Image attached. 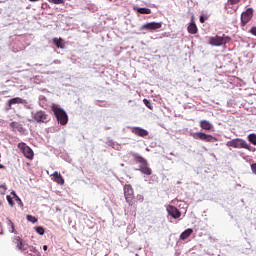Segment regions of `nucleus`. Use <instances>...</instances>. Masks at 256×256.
I'll return each instance as SVG.
<instances>
[{"label":"nucleus","mask_w":256,"mask_h":256,"mask_svg":"<svg viewBox=\"0 0 256 256\" xmlns=\"http://www.w3.org/2000/svg\"><path fill=\"white\" fill-rule=\"evenodd\" d=\"M51 111L54 113L60 125H67V123H69V116H67V112H65L61 106L53 104L51 106Z\"/></svg>","instance_id":"nucleus-1"},{"label":"nucleus","mask_w":256,"mask_h":256,"mask_svg":"<svg viewBox=\"0 0 256 256\" xmlns=\"http://www.w3.org/2000/svg\"><path fill=\"white\" fill-rule=\"evenodd\" d=\"M132 157L136 160V163H140L139 171H141V173H143L144 175H151L153 173L151 168H149V164L147 163L145 158H143L138 153H132Z\"/></svg>","instance_id":"nucleus-2"},{"label":"nucleus","mask_w":256,"mask_h":256,"mask_svg":"<svg viewBox=\"0 0 256 256\" xmlns=\"http://www.w3.org/2000/svg\"><path fill=\"white\" fill-rule=\"evenodd\" d=\"M226 146L233 147V149H247L248 151H251V145L242 138L232 139L226 143Z\"/></svg>","instance_id":"nucleus-3"},{"label":"nucleus","mask_w":256,"mask_h":256,"mask_svg":"<svg viewBox=\"0 0 256 256\" xmlns=\"http://www.w3.org/2000/svg\"><path fill=\"white\" fill-rule=\"evenodd\" d=\"M190 135L193 137V139H199L200 141H205L206 143H215L218 141L217 137L203 132H192Z\"/></svg>","instance_id":"nucleus-4"},{"label":"nucleus","mask_w":256,"mask_h":256,"mask_svg":"<svg viewBox=\"0 0 256 256\" xmlns=\"http://www.w3.org/2000/svg\"><path fill=\"white\" fill-rule=\"evenodd\" d=\"M123 190L126 203H128L130 207H133V205H135V202H133L135 200V192L133 191V187L131 184H126L124 185Z\"/></svg>","instance_id":"nucleus-5"},{"label":"nucleus","mask_w":256,"mask_h":256,"mask_svg":"<svg viewBox=\"0 0 256 256\" xmlns=\"http://www.w3.org/2000/svg\"><path fill=\"white\" fill-rule=\"evenodd\" d=\"M231 42V37L229 36H214L209 38L210 45L214 47H221V45H227V43Z\"/></svg>","instance_id":"nucleus-6"},{"label":"nucleus","mask_w":256,"mask_h":256,"mask_svg":"<svg viewBox=\"0 0 256 256\" xmlns=\"http://www.w3.org/2000/svg\"><path fill=\"white\" fill-rule=\"evenodd\" d=\"M18 149H20L24 157H26V159H30V161L33 160V157H35L33 149H31V147L27 146L25 143H19Z\"/></svg>","instance_id":"nucleus-7"},{"label":"nucleus","mask_w":256,"mask_h":256,"mask_svg":"<svg viewBox=\"0 0 256 256\" xmlns=\"http://www.w3.org/2000/svg\"><path fill=\"white\" fill-rule=\"evenodd\" d=\"M33 119L36 123H49V115L43 110L36 112L33 115Z\"/></svg>","instance_id":"nucleus-8"},{"label":"nucleus","mask_w":256,"mask_h":256,"mask_svg":"<svg viewBox=\"0 0 256 256\" xmlns=\"http://www.w3.org/2000/svg\"><path fill=\"white\" fill-rule=\"evenodd\" d=\"M253 19V8H248L245 12L241 14V25L245 27L249 21Z\"/></svg>","instance_id":"nucleus-9"},{"label":"nucleus","mask_w":256,"mask_h":256,"mask_svg":"<svg viewBox=\"0 0 256 256\" xmlns=\"http://www.w3.org/2000/svg\"><path fill=\"white\" fill-rule=\"evenodd\" d=\"M13 243L16 245L19 251H22V253H25L29 247V244L25 243V241H23V239L19 236L14 238Z\"/></svg>","instance_id":"nucleus-10"},{"label":"nucleus","mask_w":256,"mask_h":256,"mask_svg":"<svg viewBox=\"0 0 256 256\" xmlns=\"http://www.w3.org/2000/svg\"><path fill=\"white\" fill-rule=\"evenodd\" d=\"M163 27V23L161 22H149L142 25V29L145 31H157V29H161Z\"/></svg>","instance_id":"nucleus-11"},{"label":"nucleus","mask_w":256,"mask_h":256,"mask_svg":"<svg viewBox=\"0 0 256 256\" xmlns=\"http://www.w3.org/2000/svg\"><path fill=\"white\" fill-rule=\"evenodd\" d=\"M166 211L170 217H173V219H179V217H181V211H179V209L173 205H169L166 208Z\"/></svg>","instance_id":"nucleus-12"},{"label":"nucleus","mask_w":256,"mask_h":256,"mask_svg":"<svg viewBox=\"0 0 256 256\" xmlns=\"http://www.w3.org/2000/svg\"><path fill=\"white\" fill-rule=\"evenodd\" d=\"M132 133L134 135H137L138 137H147V135H149V132L147 130L140 127H133Z\"/></svg>","instance_id":"nucleus-13"},{"label":"nucleus","mask_w":256,"mask_h":256,"mask_svg":"<svg viewBox=\"0 0 256 256\" xmlns=\"http://www.w3.org/2000/svg\"><path fill=\"white\" fill-rule=\"evenodd\" d=\"M25 103H27L26 100H24L23 98H12L8 101V107H11L12 105H25Z\"/></svg>","instance_id":"nucleus-14"},{"label":"nucleus","mask_w":256,"mask_h":256,"mask_svg":"<svg viewBox=\"0 0 256 256\" xmlns=\"http://www.w3.org/2000/svg\"><path fill=\"white\" fill-rule=\"evenodd\" d=\"M188 33H190V35H197L199 29L197 28V25L195 24V21L191 20V23L189 24L188 28H187Z\"/></svg>","instance_id":"nucleus-15"},{"label":"nucleus","mask_w":256,"mask_h":256,"mask_svg":"<svg viewBox=\"0 0 256 256\" xmlns=\"http://www.w3.org/2000/svg\"><path fill=\"white\" fill-rule=\"evenodd\" d=\"M53 181L58 185H65V179H63V176L57 171L53 173Z\"/></svg>","instance_id":"nucleus-16"},{"label":"nucleus","mask_w":256,"mask_h":256,"mask_svg":"<svg viewBox=\"0 0 256 256\" xmlns=\"http://www.w3.org/2000/svg\"><path fill=\"white\" fill-rule=\"evenodd\" d=\"M10 127L12 131H18L19 133H23L25 129L23 128V125L19 122H11Z\"/></svg>","instance_id":"nucleus-17"},{"label":"nucleus","mask_w":256,"mask_h":256,"mask_svg":"<svg viewBox=\"0 0 256 256\" xmlns=\"http://www.w3.org/2000/svg\"><path fill=\"white\" fill-rule=\"evenodd\" d=\"M200 127L201 129H204V131H211L213 129V124L207 120H201Z\"/></svg>","instance_id":"nucleus-18"},{"label":"nucleus","mask_w":256,"mask_h":256,"mask_svg":"<svg viewBox=\"0 0 256 256\" xmlns=\"http://www.w3.org/2000/svg\"><path fill=\"white\" fill-rule=\"evenodd\" d=\"M28 256H41V253L37 251V249L33 246H28L27 250L24 252Z\"/></svg>","instance_id":"nucleus-19"},{"label":"nucleus","mask_w":256,"mask_h":256,"mask_svg":"<svg viewBox=\"0 0 256 256\" xmlns=\"http://www.w3.org/2000/svg\"><path fill=\"white\" fill-rule=\"evenodd\" d=\"M191 235H193V229L188 228L184 232L181 233L180 239L182 241H185L186 239H189V237H191Z\"/></svg>","instance_id":"nucleus-20"},{"label":"nucleus","mask_w":256,"mask_h":256,"mask_svg":"<svg viewBox=\"0 0 256 256\" xmlns=\"http://www.w3.org/2000/svg\"><path fill=\"white\" fill-rule=\"evenodd\" d=\"M53 43L58 49H65V44L63 43L62 38H53Z\"/></svg>","instance_id":"nucleus-21"},{"label":"nucleus","mask_w":256,"mask_h":256,"mask_svg":"<svg viewBox=\"0 0 256 256\" xmlns=\"http://www.w3.org/2000/svg\"><path fill=\"white\" fill-rule=\"evenodd\" d=\"M137 13L141 15H151V9L149 8H137Z\"/></svg>","instance_id":"nucleus-22"},{"label":"nucleus","mask_w":256,"mask_h":256,"mask_svg":"<svg viewBox=\"0 0 256 256\" xmlns=\"http://www.w3.org/2000/svg\"><path fill=\"white\" fill-rule=\"evenodd\" d=\"M12 195H13L14 201H16V203H18V205H20V207H23V201H21V198H19V196H17L15 191L12 192Z\"/></svg>","instance_id":"nucleus-23"},{"label":"nucleus","mask_w":256,"mask_h":256,"mask_svg":"<svg viewBox=\"0 0 256 256\" xmlns=\"http://www.w3.org/2000/svg\"><path fill=\"white\" fill-rule=\"evenodd\" d=\"M34 229L38 235H45V228L43 226H37Z\"/></svg>","instance_id":"nucleus-24"},{"label":"nucleus","mask_w":256,"mask_h":256,"mask_svg":"<svg viewBox=\"0 0 256 256\" xmlns=\"http://www.w3.org/2000/svg\"><path fill=\"white\" fill-rule=\"evenodd\" d=\"M248 141L252 143V145H256V134H249Z\"/></svg>","instance_id":"nucleus-25"},{"label":"nucleus","mask_w":256,"mask_h":256,"mask_svg":"<svg viewBox=\"0 0 256 256\" xmlns=\"http://www.w3.org/2000/svg\"><path fill=\"white\" fill-rule=\"evenodd\" d=\"M26 219H27V221H29L30 223H37V221H38V219H37L35 216H33V215H27V216H26Z\"/></svg>","instance_id":"nucleus-26"},{"label":"nucleus","mask_w":256,"mask_h":256,"mask_svg":"<svg viewBox=\"0 0 256 256\" xmlns=\"http://www.w3.org/2000/svg\"><path fill=\"white\" fill-rule=\"evenodd\" d=\"M0 193H1V195H5V193H7V184L6 183L0 185Z\"/></svg>","instance_id":"nucleus-27"},{"label":"nucleus","mask_w":256,"mask_h":256,"mask_svg":"<svg viewBox=\"0 0 256 256\" xmlns=\"http://www.w3.org/2000/svg\"><path fill=\"white\" fill-rule=\"evenodd\" d=\"M143 103L144 105H146V107H148V109H153V104H151V101H149L148 99L144 98Z\"/></svg>","instance_id":"nucleus-28"},{"label":"nucleus","mask_w":256,"mask_h":256,"mask_svg":"<svg viewBox=\"0 0 256 256\" xmlns=\"http://www.w3.org/2000/svg\"><path fill=\"white\" fill-rule=\"evenodd\" d=\"M6 199H7L8 203H9L10 207H14L15 206V202H13V197L7 195Z\"/></svg>","instance_id":"nucleus-29"},{"label":"nucleus","mask_w":256,"mask_h":256,"mask_svg":"<svg viewBox=\"0 0 256 256\" xmlns=\"http://www.w3.org/2000/svg\"><path fill=\"white\" fill-rule=\"evenodd\" d=\"M241 3V0H228V5H238Z\"/></svg>","instance_id":"nucleus-30"},{"label":"nucleus","mask_w":256,"mask_h":256,"mask_svg":"<svg viewBox=\"0 0 256 256\" xmlns=\"http://www.w3.org/2000/svg\"><path fill=\"white\" fill-rule=\"evenodd\" d=\"M54 5H61V3H65V0H54V2H52Z\"/></svg>","instance_id":"nucleus-31"},{"label":"nucleus","mask_w":256,"mask_h":256,"mask_svg":"<svg viewBox=\"0 0 256 256\" xmlns=\"http://www.w3.org/2000/svg\"><path fill=\"white\" fill-rule=\"evenodd\" d=\"M251 170H252V173H254V175H256V163L251 165Z\"/></svg>","instance_id":"nucleus-32"},{"label":"nucleus","mask_w":256,"mask_h":256,"mask_svg":"<svg viewBox=\"0 0 256 256\" xmlns=\"http://www.w3.org/2000/svg\"><path fill=\"white\" fill-rule=\"evenodd\" d=\"M250 33L256 37V27H252Z\"/></svg>","instance_id":"nucleus-33"},{"label":"nucleus","mask_w":256,"mask_h":256,"mask_svg":"<svg viewBox=\"0 0 256 256\" xmlns=\"http://www.w3.org/2000/svg\"><path fill=\"white\" fill-rule=\"evenodd\" d=\"M9 225H11V228H12V233H13V231H15V224H13L11 221H9Z\"/></svg>","instance_id":"nucleus-34"},{"label":"nucleus","mask_w":256,"mask_h":256,"mask_svg":"<svg viewBox=\"0 0 256 256\" xmlns=\"http://www.w3.org/2000/svg\"><path fill=\"white\" fill-rule=\"evenodd\" d=\"M200 23H205V17L200 16Z\"/></svg>","instance_id":"nucleus-35"},{"label":"nucleus","mask_w":256,"mask_h":256,"mask_svg":"<svg viewBox=\"0 0 256 256\" xmlns=\"http://www.w3.org/2000/svg\"><path fill=\"white\" fill-rule=\"evenodd\" d=\"M47 249H48L47 245H44V246H43V250H44V251H47Z\"/></svg>","instance_id":"nucleus-36"},{"label":"nucleus","mask_w":256,"mask_h":256,"mask_svg":"<svg viewBox=\"0 0 256 256\" xmlns=\"http://www.w3.org/2000/svg\"><path fill=\"white\" fill-rule=\"evenodd\" d=\"M31 3H35V2H37V1H39V0H29Z\"/></svg>","instance_id":"nucleus-37"},{"label":"nucleus","mask_w":256,"mask_h":256,"mask_svg":"<svg viewBox=\"0 0 256 256\" xmlns=\"http://www.w3.org/2000/svg\"><path fill=\"white\" fill-rule=\"evenodd\" d=\"M0 169H5V166H3L2 164H0Z\"/></svg>","instance_id":"nucleus-38"},{"label":"nucleus","mask_w":256,"mask_h":256,"mask_svg":"<svg viewBox=\"0 0 256 256\" xmlns=\"http://www.w3.org/2000/svg\"><path fill=\"white\" fill-rule=\"evenodd\" d=\"M49 1V3H53L55 0H48Z\"/></svg>","instance_id":"nucleus-39"}]
</instances>
